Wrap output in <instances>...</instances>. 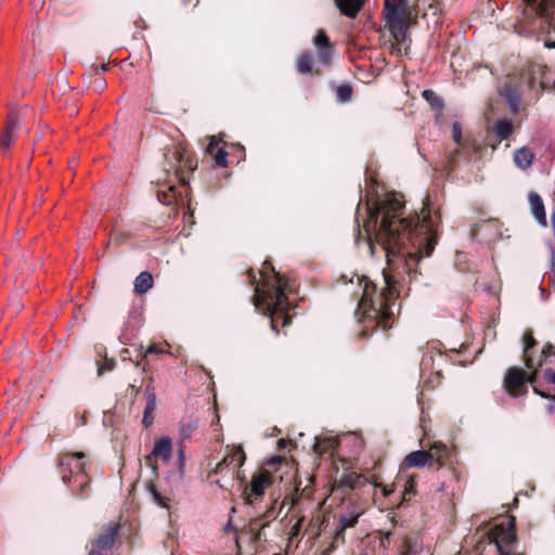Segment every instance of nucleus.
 <instances>
[{
	"instance_id": "obj_11",
	"label": "nucleus",
	"mask_w": 555,
	"mask_h": 555,
	"mask_svg": "<svg viewBox=\"0 0 555 555\" xmlns=\"http://www.w3.org/2000/svg\"><path fill=\"white\" fill-rule=\"evenodd\" d=\"M399 555H431L430 548H425L417 537H406Z\"/></svg>"
},
{
	"instance_id": "obj_20",
	"label": "nucleus",
	"mask_w": 555,
	"mask_h": 555,
	"mask_svg": "<svg viewBox=\"0 0 555 555\" xmlns=\"http://www.w3.org/2000/svg\"><path fill=\"white\" fill-rule=\"evenodd\" d=\"M534 158V154L527 147H521L514 153L516 165L522 169L528 168Z\"/></svg>"
},
{
	"instance_id": "obj_9",
	"label": "nucleus",
	"mask_w": 555,
	"mask_h": 555,
	"mask_svg": "<svg viewBox=\"0 0 555 555\" xmlns=\"http://www.w3.org/2000/svg\"><path fill=\"white\" fill-rule=\"evenodd\" d=\"M172 450V441L169 437H162L155 441L154 448L147 457L151 464H155L158 460L167 463L170 460Z\"/></svg>"
},
{
	"instance_id": "obj_49",
	"label": "nucleus",
	"mask_w": 555,
	"mask_h": 555,
	"mask_svg": "<svg viewBox=\"0 0 555 555\" xmlns=\"http://www.w3.org/2000/svg\"><path fill=\"white\" fill-rule=\"evenodd\" d=\"M374 487L376 488H380L382 487V483L380 482H377V481H373L372 482Z\"/></svg>"
},
{
	"instance_id": "obj_48",
	"label": "nucleus",
	"mask_w": 555,
	"mask_h": 555,
	"mask_svg": "<svg viewBox=\"0 0 555 555\" xmlns=\"http://www.w3.org/2000/svg\"><path fill=\"white\" fill-rule=\"evenodd\" d=\"M179 459H180L181 463L184 461V454H183L182 450L179 453Z\"/></svg>"
},
{
	"instance_id": "obj_36",
	"label": "nucleus",
	"mask_w": 555,
	"mask_h": 555,
	"mask_svg": "<svg viewBox=\"0 0 555 555\" xmlns=\"http://www.w3.org/2000/svg\"><path fill=\"white\" fill-rule=\"evenodd\" d=\"M412 493H414V481L411 479L405 485L403 499L405 500Z\"/></svg>"
},
{
	"instance_id": "obj_25",
	"label": "nucleus",
	"mask_w": 555,
	"mask_h": 555,
	"mask_svg": "<svg viewBox=\"0 0 555 555\" xmlns=\"http://www.w3.org/2000/svg\"><path fill=\"white\" fill-rule=\"evenodd\" d=\"M423 98L431 105L433 108L441 111L443 103L438 94L433 90H424Z\"/></svg>"
},
{
	"instance_id": "obj_52",
	"label": "nucleus",
	"mask_w": 555,
	"mask_h": 555,
	"mask_svg": "<svg viewBox=\"0 0 555 555\" xmlns=\"http://www.w3.org/2000/svg\"><path fill=\"white\" fill-rule=\"evenodd\" d=\"M554 88H555V80H554Z\"/></svg>"
},
{
	"instance_id": "obj_47",
	"label": "nucleus",
	"mask_w": 555,
	"mask_h": 555,
	"mask_svg": "<svg viewBox=\"0 0 555 555\" xmlns=\"http://www.w3.org/2000/svg\"><path fill=\"white\" fill-rule=\"evenodd\" d=\"M551 222H552V227H553V230H554V233H555V211L551 216Z\"/></svg>"
},
{
	"instance_id": "obj_4",
	"label": "nucleus",
	"mask_w": 555,
	"mask_h": 555,
	"mask_svg": "<svg viewBox=\"0 0 555 555\" xmlns=\"http://www.w3.org/2000/svg\"><path fill=\"white\" fill-rule=\"evenodd\" d=\"M489 538L496 546L500 555H509V550L516 542L515 517L507 516L494 520Z\"/></svg>"
},
{
	"instance_id": "obj_3",
	"label": "nucleus",
	"mask_w": 555,
	"mask_h": 555,
	"mask_svg": "<svg viewBox=\"0 0 555 555\" xmlns=\"http://www.w3.org/2000/svg\"><path fill=\"white\" fill-rule=\"evenodd\" d=\"M260 274L262 283L255 288V307L264 315L271 317L273 330L276 328L280 319L285 326L288 322V318L284 315L287 306L284 292L287 283L268 262L262 264Z\"/></svg>"
},
{
	"instance_id": "obj_24",
	"label": "nucleus",
	"mask_w": 555,
	"mask_h": 555,
	"mask_svg": "<svg viewBox=\"0 0 555 555\" xmlns=\"http://www.w3.org/2000/svg\"><path fill=\"white\" fill-rule=\"evenodd\" d=\"M513 132V124L511 120L502 119L495 125V134L500 140L508 138Z\"/></svg>"
},
{
	"instance_id": "obj_15",
	"label": "nucleus",
	"mask_w": 555,
	"mask_h": 555,
	"mask_svg": "<svg viewBox=\"0 0 555 555\" xmlns=\"http://www.w3.org/2000/svg\"><path fill=\"white\" fill-rule=\"evenodd\" d=\"M145 393H146V404H145L142 422L146 427H149L153 424V421H154L153 412L155 411V409L157 406V399H156V393H155L153 387H146Z\"/></svg>"
},
{
	"instance_id": "obj_50",
	"label": "nucleus",
	"mask_w": 555,
	"mask_h": 555,
	"mask_svg": "<svg viewBox=\"0 0 555 555\" xmlns=\"http://www.w3.org/2000/svg\"><path fill=\"white\" fill-rule=\"evenodd\" d=\"M173 186H170L169 190H168V193H172L173 192Z\"/></svg>"
},
{
	"instance_id": "obj_39",
	"label": "nucleus",
	"mask_w": 555,
	"mask_h": 555,
	"mask_svg": "<svg viewBox=\"0 0 555 555\" xmlns=\"http://www.w3.org/2000/svg\"><path fill=\"white\" fill-rule=\"evenodd\" d=\"M106 86V82L104 79L102 78H96L94 80V88L98 90V91H102Z\"/></svg>"
},
{
	"instance_id": "obj_1",
	"label": "nucleus",
	"mask_w": 555,
	"mask_h": 555,
	"mask_svg": "<svg viewBox=\"0 0 555 555\" xmlns=\"http://www.w3.org/2000/svg\"><path fill=\"white\" fill-rule=\"evenodd\" d=\"M403 204L401 196L389 194L369 208L364 222L371 254H376V246L385 253L389 270L396 268L397 260L403 261V269L409 275L416 273L418 260L429 256L436 244L435 224L431 217L422 210L413 228L412 220L401 218Z\"/></svg>"
},
{
	"instance_id": "obj_29",
	"label": "nucleus",
	"mask_w": 555,
	"mask_h": 555,
	"mask_svg": "<svg viewBox=\"0 0 555 555\" xmlns=\"http://www.w3.org/2000/svg\"><path fill=\"white\" fill-rule=\"evenodd\" d=\"M115 367V361L113 359L105 358L102 362L98 364V374L102 375L106 372L113 371Z\"/></svg>"
},
{
	"instance_id": "obj_19",
	"label": "nucleus",
	"mask_w": 555,
	"mask_h": 555,
	"mask_svg": "<svg viewBox=\"0 0 555 555\" xmlns=\"http://www.w3.org/2000/svg\"><path fill=\"white\" fill-rule=\"evenodd\" d=\"M153 275L150 272H141L134 280V292L140 295L145 294L153 287Z\"/></svg>"
},
{
	"instance_id": "obj_5",
	"label": "nucleus",
	"mask_w": 555,
	"mask_h": 555,
	"mask_svg": "<svg viewBox=\"0 0 555 555\" xmlns=\"http://www.w3.org/2000/svg\"><path fill=\"white\" fill-rule=\"evenodd\" d=\"M384 17L391 35L398 42L406 37V0H385Z\"/></svg>"
},
{
	"instance_id": "obj_2",
	"label": "nucleus",
	"mask_w": 555,
	"mask_h": 555,
	"mask_svg": "<svg viewBox=\"0 0 555 555\" xmlns=\"http://www.w3.org/2000/svg\"><path fill=\"white\" fill-rule=\"evenodd\" d=\"M359 283L363 293L358 314L365 320L375 322L383 331L390 328L392 319L398 311L397 291L390 274L386 271L383 272V286L379 289L365 276L359 279Z\"/></svg>"
},
{
	"instance_id": "obj_18",
	"label": "nucleus",
	"mask_w": 555,
	"mask_h": 555,
	"mask_svg": "<svg viewBox=\"0 0 555 555\" xmlns=\"http://www.w3.org/2000/svg\"><path fill=\"white\" fill-rule=\"evenodd\" d=\"M246 460L244 450L241 446L236 447L231 455L225 456L222 462L218 463L217 469H220L223 465H232L234 468L241 467Z\"/></svg>"
},
{
	"instance_id": "obj_10",
	"label": "nucleus",
	"mask_w": 555,
	"mask_h": 555,
	"mask_svg": "<svg viewBox=\"0 0 555 555\" xmlns=\"http://www.w3.org/2000/svg\"><path fill=\"white\" fill-rule=\"evenodd\" d=\"M21 128V121L17 115L11 114L8 119L5 131L0 137V145L3 150H9L12 144L15 134Z\"/></svg>"
},
{
	"instance_id": "obj_26",
	"label": "nucleus",
	"mask_w": 555,
	"mask_h": 555,
	"mask_svg": "<svg viewBox=\"0 0 555 555\" xmlns=\"http://www.w3.org/2000/svg\"><path fill=\"white\" fill-rule=\"evenodd\" d=\"M312 57L310 54H302L296 63L297 69L300 74H309L311 73Z\"/></svg>"
},
{
	"instance_id": "obj_46",
	"label": "nucleus",
	"mask_w": 555,
	"mask_h": 555,
	"mask_svg": "<svg viewBox=\"0 0 555 555\" xmlns=\"http://www.w3.org/2000/svg\"><path fill=\"white\" fill-rule=\"evenodd\" d=\"M286 443H287V441H286V440H284V439H280V440L278 441V446H279V448H284V447L286 446Z\"/></svg>"
},
{
	"instance_id": "obj_30",
	"label": "nucleus",
	"mask_w": 555,
	"mask_h": 555,
	"mask_svg": "<svg viewBox=\"0 0 555 555\" xmlns=\"http://www.w3.org/2000/svg\"><path fill=\"white\" fill-rule=\"evenodd\" d=\"M351 88L348 86H339L336 89V95L341 102H348L351 99Z\"/></svg>"
},
{
	"instance_id": "obj_27",
	"label": "nucleus",
	"mask_w": 555,
	"mask_h": 555,
	"mask_svg": "<svg viewBox=\"0 0 555 555\" xmlns=\"http://www.w3.org/2000/svg\"><path fill=\"white\" fill-rule=\"evenodd\" d=\"M23 307L24 306H23L22 301L20 300V298L17 296H14L10 299L9 305L7 307V311L11 315H16L17 313H20V311L23 309Z\"/></svg>"
},
{
	"instance_id": "obj_13",
	"label": "nucleus",
	"mask_w": 555,
	"mask_h": 555,
	"mask_svg": "<svg viewBox=\"0 0 555 555\" xmlns=\"http://www.w3.org/2000/svg\"><path fill=\"white\" fill-rule=\"evenodd\" d=\"M221 143V139L217 137H211L210 142L206 149L208 155H210L215 159V165L219 167H225L228 165L227 156L228 153L224 151L222 146H219Z\"/></svg>"
},
{
	"instance_id": "obj_34",
	"label": "nucleus",
	"mask_w": 555,
	"mask_h": 555,
	"mask_svg": "<svg viewBox=\"0 0 555 555\" xmlns=\"http://www.w3.org/2000/svg\"><path fill=\"white\" fill-rule=\"evenodd\" d=\"M302 522H304V518L302 517L298 518L297 521L295 522V525L292 527V529L289 531V541H292L294 538H296L300 533Z\"/></svg>"
},
{
	"instance_id": "obj_31",
	"label": "nucleus",
	"mask_w": 555,
	"mask_h": 555,
	"mask_svg": "<svg viewBox=\"0 0 555 555\" xmlns=\"http://www.w3.org/2000/svg\"><path fill=\"white\" fill-rule=\"evenodd\" d=\"M372 541L369 538L366 541L362 542L363 550L358 555H377L375 545H371Z\"/></svg>"
},
{
	"instance_id": "obj_14",
	"label": "nucleus",
	"mask_w": 555,
	"mask_h": 555,
	"mask_svg": "<svg viewBox=\"0 0 555 555\" xmlns=\"http://www.w3.org/2000/svg\"><path fill=\"white\" fill-rule=\"evenodd\" d=\"M528 199H529L530 209H531V212H532L534 219L541 227L546 228L547 219H546V214L544 210V205H543L542 198L537 193H531V194H529Z\"/></svg>"
},
{
	"instance_id": "obj_42",
	"label": "nucleus",
	"mask_w": 555,
	"mask_h": 555,
	"mask_svg": "<svg viewBox=\"0 0 555 555\" xmlns=\"http://www.w3.org/2000/svg\"><path fill=\"white\" fill-rule=\"evenodd\" d=\"M160 352V350L155 347V346H149L144 352V356L146 357L147 354H151V353H158Z\"/></svg>"
},
{
	"instance_id": "obj_7",
	"label": "nucleus",
	"mask_w": 555,
	"mask_h": 555,
	"mask_svg": "<svg viewBox=\"0 0 555 555\" xmlns=\"http://www.w3.org/2000/svg\"><path fill=\"white\" fill-rule=\"evenodd\" d=\"M525 379L526 374L522 370L512 367L505 376L504 387L511 396L517 397L525 388Z\"/></svg>"
},
{
	"instance_id": "obj_35",
	"label": "nucleus",
	"mask_w": 555,
	"mask_h": 555,
	"mask_svg": "<svg viewBox=\"0 0 555 555\" xmlns=\"http://www.w3.org/2000/svg\"><path fill=\"white\" fill-rule=\"evenodd\" d=\"M434 447H436V449L433 450V453L435 455L434 460L440 461L447 452L446 448L443 446H437V444H435Z\"/></svg>"
},
{
	"instance_id": "obj_17",
	"label": "nucleus",
	"mask_w": 555,
	"mask_h": 555,
	"mask_svg": "<svg viewBox=\"0 0 555 555\" xmlns=\"http://www.w3.org/2000/svg\"><path fill=\"white\" fill-rule=\"evenodd\" d=\"M313 42L314 46L321 50L319 54L320 60L322 61L323 64H327L330 61L331 51L330 40L325 31L320 29L315 35Z\"/></svg>"
},
{
	"instance_id": "obj_12",
	"label": "nucleus",
	"mask_w": 555,
	"mask_h": 555,
	"mask_svg": "<svg viewBox=\"0 0 555 555\" xmlns=\"http://www.w3.org/2000/svg\"><path fill=\"white\" fill-rule=\"evenodd\" d=\"M434 449H436V447H431L428 452L417 450L409 453L404 459V464L408 467H424L427 463H431V461H434Z\"/></svg>"
},
{
	"instance_id": "obj_8",
	"label": "nucleus",
	"mask_w": 555,
	"mask_h": 555,
	"mask_svg": "<svg viewBox=\"0 0 555 555\" xmlns=\"http://www.w3.org/2000/svg\"><path fill=\"white\" fill-rule=\"evenodd\" d=\"M271 485L272 475L269 472L262 470L258 475L254 476L249 488L245 490L248 501L251 502L253 495L255 498H260L264 493V490Z\"/></svg>"
},
{
	"instance_id": "obj_16",
	"label": "nucleus",
	"mask_w": 555,
	"mask_h": 555,
	"mask_svg": "<svg viewBox=\"0 0 555 555\" xmlns=\"http://www.w3.org/2000/svg\"><path fill=\"white\" fill-rule=\"evenodd\" d=\"M336 7L347 17H356L364 4V0H334Z\"/></svg>"
},
{
	"instance_id": "obj_51",
	"label": "nucleus",
	"mask_w": 555,
	"mask_h": 555,
	"mask_svg": "<svg viewBox=\"0 0 555 555\" xmlns=\"http://www.w3.org/2000/svg\"><path fill=\"white\" fill-rule=\"evenodd\" d=\"M101 70H106V65H102Z\"/></svg>"
},
{
	"instance_id": "obj_6",
	"label": "nucleus",
	"mask_w": 555,
	"mask_h": 555,
	"mask_svg": "<svg viewBox=\"0 0 555 555\" xmlns=\"http://www.w3.org/2000/svg\"><path fill=\"white\" fill-rule=\"evenodd\" d=\"M533 345H534L533 337L530 334L526 333L524 335V358H525V364H526V367L528 370H532L533 371V373L530 376H528V382L530 384L534 383L535 371L543 365L542 358H547L551 354V352H552V347L547 346V347L542 349L541 354L539 356L538 359H535L531 354V351H530L531 347Z\"/></svg>"
},
{
	"instance_id": "obj_45",
	"label": "nucleus",
	"mask_w": 555,
	"mask_h": 555,
	"mask_svg": "<svg viewBox=\"0 0 555 555\" xmlns=\"http://www.w3.org/2000/svg\"><path fill=\"white\" fill-rule=\"evenodd\" d=\"M547 49H555V41L545 42L544 44Z\"/></svg>"
},
{
	"instance_id": "obj_37",
	"label": "nucleus",
	"mask_w": 555,
	"mask_h": 555,
	"mask_svg": "<svg viewBox=\"0 0 555 555\" xmlns=\"http://www.w3.org/2000/svg\"><path fill=\"white\" fill-rule=\"evenodd\" d=\"M285 459L283 456H280V455H276V456H272L271 459H269L266 464L268 466H275V465H279L281 464L282 462H284Z\"/></svg>"
},
{
	"instance_id": "obj_33",
	"label": "nucleus",
	"mask_w": 555,
	"mask_h": 555,
	"mask_svg": "<svg viewBox=\"0 0 555 555\" xmlns=\"http://www.w3.org/2000/svg\"><path fill=\"white\" fill-rule=\"evenodd\" d=\"M452 138L456 143H460L462 140V127L457 121L452 125Z\"/></svg>"
},
{
	"instance_id": "obj_43",
	"label": "nucleus",
	"mask_w": 555,
	"mask_h": 555,
	"mask_svg": "<svg viewBox=\"0 0 555 555\" xmlns=\"http://www.w3.org/2000/svg\"><path fill=\"white\" fill-rule=\"evenodd\" d=\"M158 198L164 204H170L172 201V196H169L167 193L164 194V198H162L160 195H158Z\"/></svg>"
},
{
	"instance_id": "obj_23",
	"label": "nucleus",
	"mask_w": 555,
	"mask_h": 555,
	"mask_svg": "<svg viewBox=\"0 0 555 555\" xmlns=\"http://www.w3.org/2000/svg\"><path fill=\"white\" fill-rule=\"evenodd\" d=\"M117 533L116 529H112L107 535L100 537L94 541V550L90 552L89 555H101L100 551L107 548L114 541V538Z\"/></svg>"
},
{
	"instance_id": "obj_41",
	"label": "nucleus",
	"mask_w": 555,
	"mask_h": 555,
	"mask_svg": "<svg viewBox=\"0 0 555 555\" xmlns=\"http://www.w3.org/2000/svg\"><path fill=\"white\" fill-rule=\"evenodd\" d=\"M357 521V518H352V519H343L341 520V526L343 528H348V527H352L354 525V522Z\"/></svg>"
},
{
	"instance_id": "obj_32",
	"label": "nucleus",
	"mask_w": 555,
	"mask_h": 555,
	"mask_svg": "<svg viewBox=\"0 0 555 555\" xmlns=\"http://www.w3.org/2000/svg\"><path fill=\"white\" fill-rule=\"evenodd\" d=\"M390 535H391V533L389 531L379 535V541H378L379 551H386L389 547Z\"/></svg>"
},
{
	"instance_id": "obj_22",
	"label": "nucleus",
	"mask_w": 555,
	"mask_h": 555,
	"mask_svg": "<svg viewBox=\"0 0 555 555\" xmlns=\"http://www.w3.org/2000/svg\"><path fill=\"white\" fill-rule=\"evenodd\" d=\"M83 457H85V454L82 452L67 455L62 461V465L68 466L70 470H76L77 475H80L83 473V463H81V460Z\"/></svg>"
},
{
	"instance_id": "obj_21",
	"label": "nucleus",
	"mask_w": 555,
	"mask_h": 555,
	"mask_svg": "<svg viewBox=\"0 0 555 555\" xmlns=\"http://www.w3.org/2000/svg\"><path fill=\"white\" fill-rule=\"evenodd\" d=\"M527 8L531 9L537 15H548L552 0H522Z\"/></svg>"
},
{
	"instance_id": "obj_38",
	"label": "nucleus",
	"mask_w": 555,
	"mask_h": 555,
	"mask_svg": "<svg viewBox=\"0 0 555 555\" xmlns=\"http://www.w3.org/2000/svg\"><path fill=\"white\" fill-rule=\"evenodd\" d=\"M544 378L551 383V384H554L555 385V371H552V370H545L544 371Z\"/></svg>"
},
{
	"instance_id": "obj_44",
	"label": "nucleus",
	"mask_w": 555,
	"mask_h": 555,
	"mask_svg": "<svg viewBox=\"0 0 555 555\" xmlns=\"http://www.w3.org/2000/svg\"><path fill=\"white\" fill-rule=\"evenodd\" d=\"M533 390L535 393H538L539 396H541L542 398H551L548 395H546L545 392L543 391H540L538 390L535 387H533Z\"/></svg>"
},
{
	"instance_id": "obj_40",
	"label": "nucleus",
	"mask_w": 555,
	"mask_h": 555,
	"mask_svg": "<svg viewBox=\"0 0 555 555\" xmlns=\"http://www.w3.org/2000/svg\"><path fill=\"white\" fill-rule=\"evenodd\" d=\"M380 489H382L384 496H389L395 491L392 486H383L382 485Z\"/></svg>"
},
{
	"instance_id": "obj_28",
	"label": "nucleus",
	"mask_w": 555,
	"mask_h": 555,
	"mask_svg": "<svg viewBox=\"0 0 555 555\" xmlns=\"http://www.w3.org/2000/svg\"><path fill=\"white\" fill-rule=\"evenodd\" d=\"M196 427H197V424L194 422L181 424V426H180L181 438L183 440L190 438L192 436V434L195 431Z\"/></svg>"
}]
</instances>
